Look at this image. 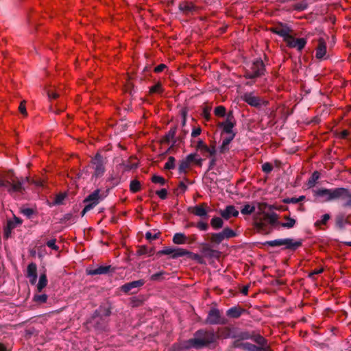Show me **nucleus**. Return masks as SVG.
Segmentation results:
<instances>
[{"instance_id":"79ce46f5","label":"nucleus","mask_w":351,"mask_h":351,"mask_svg":"<svg viewBox=\"0 0 351 351\" xmlns=\"http://www.w3.org/2000/svg\"><path fill=\"white\" fill-rule=\"evenodd\" d=\"M21 213L28 219H31L36 213V210L31 208H21Z\"/></svg>"},{"instance_id":"603ef678","label":"nucleus","mask_w":351,"mask_h":351,"mask_svg":"<svg viewBox=\"0 0 351 351\" xmlns=\"http://www.w3.org/2000/svg\"><path fill=\"white\" fill-rule=\"evenodd\" d=\"M307 8H308V3L305 1H303L302 2L298 3H295V5H293V9L297 11H304V10H306Z\"/></svg>"},{"instance_id":"c9c22d12","label":"nucleus","mask_w":351,"mask_h":351,"mask_svg":"<svg viewBox=\"0 0 351 351\" xmlns=\"http://www.w3.org/2000/svg\"><path fill=\"white\" fill-rule=\"evenodd\" d=\"M319 173L317 171H314L311 176L309 178L308 180V183H307V185H308V188H312L313 187L317 180L319 178Z\"/></svg>"},{"instance_id":"e2e57ef3","label":"nucleus","mask_w":351,"mask_h":351,"mask_svg":"<svg viewBox=\"0 0 351 351\" xmlns=\"http://www.w3.org/2000/svg\"><path fill=\"white\" fill-rule=\"evenodd\" d=\"M187 189V186L183 182H180L178 187L177 189H176L175 193L178 195L179 193H184Z\"/></svg>"},{"instance_id":"a18cd8bd","label":"nucleus","mask_w":351,"mask_h":351,"mask_svg":"<svg viewBox=\"0 0 351 351\" xmlns=\"http://www.w3.org/2000/svg\"><path fill=\"white\" fill-rule=\"evenodd\" d=\"M285 219L287 220V222L281 223L280 226L282 227L287 228H291L295 226L296 221L294 219L291 218L289 216H285Z\"/></svg>"},{"instance_id":"bb28decb","label":"nucleus","mask_w":351,"mask_h":351,"mask_svg":"<svg viewBox=\"0 0 351 351\" xmlns=\"http://www.w3.org/2000/svg\"><path fill=\"white\" fill-rule=\"evenodd\" d=\"M263 217L264 220H265V222H267L271 226L280 224V222L278 221V215L276 213H264Z\"/></svg>"},{"instance_id":"a19ab883","label":"nucleus","mask_w":351,"mask_h":351,"mask_svg":"<svg viewBox=\"0 0 351 351\" xmlns=\"http://www.w3.org/2000/svg\"><path fill=\"white\" fill-rule=\"evenodd\" d=\"M224 239H228L236 237V232L230 228H225L221 232Z\"/></svg>"},{"instance_id":"a211bd4d","label":"nucleus","mask_w":351,"mask_h":351,"mask_svg":"<svg viewBox=\"0 0 351 351\" xmlns=\"http://www.w3.org/2000/svg\"><path fill=\"white\" fill-rule=\"evenodd\" d=\"M254 227L258 231L261 232L265 234H269L272 232V228H267L265 220H264V217L259 219H256L253 223Z\"/></svg>"},{"instance_id":"7c9ffc66","label":"nucleus","mask_w":351,"mask_h":351,"mask_svg":"<svg viewBox=\"0 0 351 351\" xmlns=\"http://www.w3.org/2000/svg\"><path fill=\"white\" fill-rule=\"evenodd\" d=\"M350 222L348 219H346L343 215H338L336 217V226L341 230H343L346 228V225Z\"/></svg>"},{"instance_id":"de8ad7c7","label":"nucleus","mask_w":351,"mask_h":351,"mask_svg":"<svg viewBox=\"0 0 351 351\" xmlns=\"http://www.w3.org/2000/svg\"><path fill=\"white\" fill-rule=\"evenodd\" d=\"M176 158L173 156H169L168 161L165 163L164 169L166 170L174 169L176 167Z\"/></svg>"},{"instance_id":"9d476101","label":"nucleus","mask_w":351,"mask_h":351,"mask_svg":"<svg viewBox=\"0 0 351 351\" xmlns=\"http://www.w3.org/2000/svg\"><path fill=\"white\" fill-rule=\"evenodd\" d=\"M112 304L108 302L102 303L93 313V317H109L111 315Z\"/></svg>"},{"instance_id":"473e14b6","label":"nucleus","mask_w":351,"mask_h":351,"mask_svg":"<svg viewBox=\"0 0 351 351\" xmlns=\"http://www.w3.org/2000/svg\"><path fill=\"white\" fill-rule=\"evenodd\" d=\"M210 225L215 230H219L223 226V221L219 217H214L210 221Z\"/></svg>"},{"instance_id":"393cba45","label":"nucleus","mask_w":351,"mask_h":351,"mask_svg":"<svg viewBox=\"0 0 351 351\" xmlns=\"http://www.w3.org/2000/svg\"><path fill=\"white\" fill-rule=\"evenodd\" d=\"M191 348H194L190 343L189 339L180 343H173L171 348V351H186Z\"/></svg>"},{"instance_id":"4c0bfd02","label":"nucleus","mask_w":351,"mask_h":351,"mask_svg":"<svg viewBox=\"0 0 351 351\" xmlns=\"http://www.w3.org/2000/svg\"><path fill=\"white\" fill-rule=\"evenodd\" d=\"M144 302L143 296H136L130 298V305L132 307H138L143 304Z\"/></svg>"},{"instance_id":"3c124183","label":"nucleus","mask_w":351,"mask_h":351,"mask_svg":"<svg viewBox=\"0 0 351 351\" xmlns=\"http://www.w3.org/2000/svg\"><path fill=\"white\" fill-rule=\"evenodd\" d=\"M163 92V88H162V84L160 82H158L154 86L150 87L149 88V93L151 94L153 93H162Z\"/></svg>"},{"instance_id":"338daca9","label":"nucleus","mask_w":351,"mask_h":351,"mask_svg":"<svg viewBox=\"0 0 351 351\" xmlns=\"http://www.w3.org/2000/svg\"><path fill=\"white\" fill-rule=\"evenodd\" d=\"M156 195L159 196V197L162 199H165L167 196V191L166 189H162L156 192Z\"/></svg>"},{"instance_id":"ddd939ff","label":"nucleus","mask_w":351,"mask_h":351,"mask_svg":"<svg viewBox=\"0 0 351 351\" xmlns=\"http://www.w3.org/2000/svg\"><path fill=\"white\" fill-rule=\"evenodd\" d=\"M207 204L206 203H202L199 204L194 207H191L189 208V211L191 213L194 214L195 215L207 219L208 215V210H206Z\"/></svg>"},{"instance_id":"774afa93","label":"nucleus","mask_w":351,"mask_h":351,"mask_svg":"<svg viewBox=\"0 0 351 351\" xmlns=\"http://www.w3.org/2000/svg\"><path fill=\"white\" fill-rule=\"evenodd\" d=\"M160 232H158L156 234H152L150 232H147L145 233V238L146 239L149 241L156 239L159 237Z\"/></svg>"},{"instance_id":"49530a36","label":"nucleus","mask_w":351,"mask_h":351,"mask_svg":"<svg viewBox=\"0 0 351 351\" xmlns=\"http://www.w3.org/2000/svg\"><path fill=\"white\" fill-rule=\"evenodd\" d=\"M214 113L219 117H224L226 115V108L223 106H218L214 110Z\"/></svg>"},{"instance_id":"f704fd0d","label":"nucleus","mask_w":351,"mask_h":351,"mask_svg":"<svg viewBox=\"0 0 351 351\" xmlns=\"http://www.w3.org/2000/svg\"><path fill=\"white\" fill-rule=\"evenodd\" d=\"M66 197L65 193H59L56 195L53 198V200L51 203H49L50 206H56V205H61L63 204V201Z\"/></svg>"},{"instance_id":"37998d69","label":"nucleus","mask_w":351,"mask_h":351,"mask_svg":"<svg viewBox=\"0 0 351 351\" xmlns=\"http://www.w3.org/2000/svg\"><path fill=\"white\" fill-rule=\"evenodd\" d=\"M189 167L190 163L186 159L181 160L178 167L179 173H185L186 172L187 169L189 168Z\"/></svg>"},{"instance_id":"09e8293b","label":"nucleus","mask_w":351,"mask_h":351,"mask_svg":"<svg viewBox=\"0 0 351 351\" xmlns=\"http://www.w3.org/2000/svg\"><path fill=\"white\" fill-rule=\"evenodd\" d=\"M255 210V207L254 206H251L249 204H247L243 206V207L241 210V213L243 215H251Z\"/></svg>"},{"instance_id":"b1692460","label":"nucleus","mask_w":351,"mask_h":351,"mask_svg":"<svg viewBox=\"0 0 351 351\" xmlns=\"http://www.w3.org/2000/svg\"><path fill=\"white\" fill-rule=\"evenodd\" d=\"M178 8L185 14L193 13L197 10V8L195 5H193L191 2L188 1H182L180 3Z\"/></svg>"},{"instance_id":"423d86ee","label":"nucleus","mask_w":351,"mask_h":351,"mask_svg":"<svg viewBox=\"0 0 351 351\" xmlns=\"http://www.w3.org/2000/svg\"><path fill=\"white\" fill-rule=\"evenodd\" d=\"M265 66L261 59H256L253 62L250 70L246 71L244 77L247 79L254 80L265 75Z\"/></svg>"},{"instance_id":"5fc2aeb1","label":"nucleus","mask_w":351,"mask_h":351,"mask_svg":"<svg viewBox=\"0 0 351 351\" xmlns=\"http://www.w3.org/2000/svg\"><path fill=\"white\" fill-rule=\"evenodd\" d=\"M152 181L154 183L160 184L162 186L165 185L167 182L163 177L157 175H154L152 176Z\"/></svg>"},{"instance_id":"052dcab7","label":"nucleus","mask_w":351,"mask_h":351,"mask_svg":"<svg viewBox=\"0 0 351 351\" xmlns=\"http://www.w3.org/2000/svg\"><path fill=\"white\" fill-rule=\"evenodd\" d=\"M197 149L205 153L208 151V147L204 143L202 140H199L197 144Z\"/></svg>"},{"instance_id":"c03bdc74","label":"nucleus","mask_w":351,"mask_h":351,"mask_svg":"<svg viewBox=\"0 0 351 351\" xmlns=\"http://www.w3.org/2000/svg\"><path fill=\"white\" fill-rule=\"evenodd\" d=\"M202 252L206 255L209 257H213L215 256V254H217L218 252L211 249L208 245L203 244V247L202 250Z\"/></svg>"},{"instance_id":"69168bd1","label":"nucleus","mask_w":351,"mask_h":351,"mask_svg":"<svg viewBox=\"0 0 351 351\" xmlns=\"http://www.w3.org/2000/svg\"><path fill=\"white\" fill-rule=\"evenodd\" d=\"M196 227L200 230L206 231L208 229V224L201 221L196 224Z\"/></svg>"},{"instance_id":"dca6fc26","label":"nucleus","mask_w":351,"mask_h":351,"mask_svg":"<svg viewBox=\"0 0 351 351\" xmlns=\"http://www.w3.org/2000/svg\"><path fill=\"white\" fill-rule=\"evenodd\" d=\"M99 193L100 190L96 189L84 199V202L91 205L93 208L99 203V201L102 199V197L99 195Z\"/></svg>"},{"instance_id":"8fccbe9b","label":"nucleus","mask_w":351,"mask_h":351,"mask_svg":"<svg viewBox=\"0 0 351 351\" xmlns=\"http://www.w3.org/2000/svg\"><path fill=\"white\" fill-rule=\"evenodd\" d=\"M130 189L132 193H137L141 189V183L136 180L130 182Z\"/></svg>"},{"instance_id":"e433bc0d","label":"nucleus","mask_w":351,"mask_h":351,"mask_svg":"<svg viewBox=\"0 0 351 351\" xmlns=\"http://www.w3.org/2000/svg\"><path fill=\"white\" fill-rule=\"evenodd\" d=\"M224 240V238L221 234V232H217V233H212L210 237V241L215 244L219 245Z\"/></svg>"},{"instance_id":"0eeeda50","label":"nucleus","mask_w":351,"mask_h":351,"mask_svg":"<svg viewBox=\"0 0 351 351\" xmlns=\"http://www.w3.org/2000/svg\"><path fill=\"white\" fill-rule=\"evenodd\" d=\"M204 323L209 325H224L227 323V319L221 316L218 308H211L208 312Z\"/></svg>"},{"instance_id":"4468645a","label":"nucleus","mask_w":351,"mask_h":351,"mask_svg":"<svg viewBox=\"0 0 351 351\" xmlns=\"http://www.w3.org/2000/svg\"><path fill=\"white\" fill-rule=\"evenodd\" d=\"M245 101L251 106L259 108L261 105L267 106L269 104L267 101L261 100L259 97L252 95L251 93L246 94L244 98Z\"/></svg>"},{"instance_id":"58836bf2","label":"nucleus","mask_w":351,"mask_h":351,"mask_svg":"<svg viewBox=\"0 0 351 351\" xmlns=\"http://www.w3.org/2000/svg\"><path fill=\"white\" fill-rule=\"evenodd\" d=\"M252 334L249 331H241L234 335L233 337L241 340L252 339Z\"/></svg>"},{"instance_id":"ea45409f","label":"nucleus","mask_w":351,"mask_h":351,"mask_svg":"<svg viewBox=\"0 0 351 351\" xmlns=\"http://www.w3.org/2000/svg\"><path fill=\"white\" fill-rule=\"evenodd\" d=\"M37 276V265L34 263H31L27 265V277Z\"/></svg>"},{"instance_id":"c85d7f7f","label":"nucleus","mask_w":351,"mask_h":351,"mask_svg":"<svg viewBox=\"0 0 351 351\" xmlns=\"http://www.w3.org/2000/svg\"><path fill=\"white\" fill-rule=\"evenodd\" d=\"M187 239V237L184 233L178 232L173 235L172 241L175 244L181 245L186 243Z\"/></svg>"},{"instance_id":"4be33fe9","label":"nucleus","mask_w":351,"mask_h":351,"mask_svg":"<svg viewBox=\"0 0 351 351\" xmlns=\"http://www.w3.org/2000/svg\"><path fill=\"white\" fill-rule=\"evenodd\" d=\"M245 312V309L239 306H234L227 310L226 315L230 318L237 319Z\"/></svg>"},{"instance_id":"bf43d9fd","label":"nucleus","mask_w":351,"mask_h":351,"mask_svg":"<svg viewBox=\"0 0 351 351\" xmlns=\"http://www.w3.org/2000/svg\"><path fill=\"white\" fill-rule=\"evenodd\" d=\"M188 258L196 261L198 263H203V258L198 254H195L191 252H189Z\"/></svg>"},{"instance_id":"864d4df0","label":"nucleus","mask_w":351,"mask_h":351,"mask_svg":"<svg viewBox=\"0 0 351 351\" xmlns=\"http://www.w3.org/2000/svg\"><path fill=\"white\" fill-rule=\"evenodd\" d=\"M174 252V248L171 247H165V249L158 251L156 254L158 256H160L162 255H171L173 256Z\"/></svg>"},{"instance_id":"a878e982","label":"nucleus","mask_w":351,"mask_h":351,"mask_svg":"<svg viewBox=\"0 0 351 351\" xmlns=\"http://www.w3.org/2000/svg\"><path fill=\"white\" fill-rule=\"evenodd\" d=\"M326 53V44L323 38L319 39V44L316 48L315 57L317 59H322Z\"/></svg>"},{"instance_id":"f8f14e48","label":"nucleus","mask_w":351,"mask_h":351,"mask_svg":"<svg viewBox=\"0 0 351 351\" xmlns=\"http://www.w3.org/2000/svg\"><path fill=\"white\" fill-rule=\"evenodd\" d=\"M115 271V268L111 265H100L95 269H87L86 273L90 276L108 274Z\"/></svg>"},{"instance_id":"72a5a7b5","label":"nucleus","mask_w":351,"mask_h":351,"mask_svg":"<svg viewBox=\"0 0 351 351\" xmlns=\"http://www.w3.org/2000/svg\"><path fill=\"white\" fill-rule=\"evenodd\" d=\"M137 254L139 256L148 254L149 256H152L154 253V250L153 248H148L145 245L139 246L138 249L136 252Z\"/></svg>"},{"instance_id":"c756f323","label":"nucleus","mask_w":351,"mask_h":351,"mask_svg":"<svg viewBox=\"0 0 351 351\" xmlns=\"http://www.w3.org/2000/svg\"><path fill=\"white\" fill-rule=\"evenodd\" d=\"M47 274L44 272L41 274L39 277V280L36 286L38 291L42 292L43 289L47 285Z\"/></svg>"},{"instance_id":"cd10ccee","label":"nucleus","mask_w":351,"mask_h":351,"mask_svg":"<svg viewBox=\"0 0 351 351\" xmlns=\"http://www.w3.org/2000/svg\"><path fill=\"white\" fill-rule=\"evenodd\" d=\"M236 134H232L229 137H226L223 140L222 144L219 147V152L221 154H224L229 150V145L231 141L234 139Z\"/></svg>"},{"instance_id":"2eb2a0df","label":"nucleus","mask_w":351,"mask_h":351,"mask_svg":"<svg viewBox=\"0 0 351 351\" xmlns=\"http://www.w3.org/2000/svg\"><path fill=\"white\" fill-rule=\"evenodd\" d=\"M88 323L97 330H104L106 328V322L100 317H93V314L88 320Z\"/></svg>"},{"instance_id":"412c9836","label":"nucleus","mask_w":351,"mask_h":351,"mask_svg":"<svg viewBox=\"0 0 351 351\" xmlns=\"http://www.w3.org/2000/svg\"><path fill=\"white\" fill-rule=\"evenodd\" d=\"M220 215L226 220L229 219L232 217H237L239 211L232 205H229L226 207L224 210H220Z\"/></svg>"},{"instance_id":"6e6d98bb","label":"nucleus","mask_w":351,"mask_h":351,"mask_svg":"<svg viewBox=\"0 0 351 351\" xmlns=\"http://www.w3.org/2000/svg\"><path fill=\"white\" fill-rule=\"evenodd\" d=\"M47 298L46 294L34 295V300L37 303L43 304L47 302Z\"/></svg>"},{"instance_id":"680f3d73","label":"nucleus","mask_w":351,"mask_h":351,"mask_svg":"<svg viewBox=\"0 0 351 351\" xmlns=\"http://www.w3.org/2000/svg\"><path fill=\"white\" fill-rule=\"evenodd\" d=\"M273 169V166L271 163L267 162L263 164L262 171L265 173H269Z\"/></svg>"},{"instance_id":"aec40b11","label":"nucleus","mask_w":351,"mask_h":351,"mask_svg":"<svg viewBox=\"0 0 351 351\" xmlns=\"http://www.w3.org/2000/svg\"><path fill=\"white\" fill-rule=\"evenodd\" d=\"M23 220L19 217H14V220H8L7 225L4 228V234L6 238L10 236L12 230L15 228L17 226L21 225Z\"/></svg>"},{"instance_id":"f257e3e1","label":"nucleus","mask_w":351,"mask_h":351,"mask_svg":"<svg viewBox=\"0 0 351 351\" xmlns=\"http://www.w3.org/2000/svg\"><path fill=\"white\" fill-rule=\"evenodd\" d=\"M314 195L322 197L323 202L343 201L344 208H351V193L348 189L343 187L334 189H319L313 191Z\"/></svg>"},{"instance_id":"9b49d317","label":"nucleus","mask_w":351,"mask_h":351,"mask_svg":"<svg viewBox=\"0 0 351 351\" xmlns=\"http://www.w3.org/2000/svg\"><path fill=\"white\" fill-rule=\"evenodd\" d=\"M144 284H145L144 280L141 279V280H134V281L130 282L123 285L120 287V289L121 291H123L125 293H131L133 294V293H136V291H132L133 289H138V288L142 287Z\"/></svg>"},{"instance_id":"39448f33","label":"nucleus","mask_w":351,"mask_h":351,"mask_svg":"<svg viewBox=\"0 0 351 351\" xmlns=\"http://www.w3.org/2000/svg\"><path fill=\"white\" fill-rule=\"evenodd\" d=\"M263 245L277 247L284 245L283 250L295 251L302 245V240H294L291 238L278 239L273 241H267L263 243Z\"/></svg>"},{"instance_id":"f03ea898","label":"nucleus","mask_w":351,"mask_h":351,"mask_svg":"<svg viewBox=\"0 0 351 351\" xmlns=\"http://www.w3.org/2000/svg\"><path fill=\"white\" fill-rule=\"evenodd\" d=\"M28 180L27 177L19 178L12 170H10L8 173L0 175V189H5L11 195L15 193L23 194L25 190V183Z\"/></svg>"},{"instance_id":"20e7f679","label":"nucleus","mask_w":351,"mask_h":351,"mask_svg":"<svg viewBox=\"0 0 351 351\" xmlns=\"http://www.w3.org/2000/svg\"><path fill=\"white\" fill-rule=\"evenodd\" d=\"M106 158H104L100 153L97 152L90 161L91 168L94 170L91 180H97L104 176L106 172Z\"/></svg>"},{"instance_id":"6ab92c4d","label":"nucleus","mask_w":351,"mask_h":351,"mask_svg":"<svg viewBox=\"0 0 351 351\" xmlns=\"http://www.w3.org/2000/svg\"><path fill=\"white\" fill-rule=\"evenodd\" d=\"M271 31L283 38L284 41L287 40V38L289 36L290 32L291 29L287 27V25H282L280 24V26H277L271 29Z\"/></svg>"},{"instance_id":"5701e85b","label":"nucleus","mask_w":351,"mask_h":351,"mask_svg":"<svg viewBox=\"0 0 351 351\" xmlns=\"http://www.w3.org/2000/svg\"><path fill=\"white\" fill-rule=\"evenodd\" d=\"M176 127L171 128L169 131L163 136L161 140L162 143H169L171 141H172L173 145H176L178 143L177 138H175L176 134Z\"/></svg>"},{"instance_id":"13d9d810","label":"nucleus","mask_w":351,"mask_h":351,"mask_svg":"<svg viewBox=\"0 0 351 351\" xmlns=\"http://www.w3.org/2000/svg\"><path fill=\"white\" fill-rule=\"evenodd\" d=\"M330 215L329 214H324V215H322L321 220H318L315 223V226H318L321 224L325 225V224H326L328 221L330 219Z\"/></svg>"},{"instance_id":"1a4fd4ad","label":"nucleus","mask_w":351,"mask_h":351,"mask_svg":"<svg viewBox=\"0 0 351 351\" xmlns=\"http://www.w3.org/2000/svg\"><path fill=\"white\" fill-rule=\"evenodd\" d=\"M285 42L289 47L296 48L301 51L304 48L307 41L306 38H295L293 36L289 35Z\"/></svg>"},{"instance_id":"4d7b16f0","label":"nucleus","mask_w":351,"mask_h":351,"mask_svg":"<svg viewBox=\"0 0 351 351\" xmlns=\"http://www.w3.org/2000/svg\"><path fill=\"white\" fill-rule=\"evenodd\" d=\"M211 107L206 106L203 108L202 116L206 121H209L211 119L210 116Z\"/></svg>"},{"instance_id":"f3484780","label":"nucleus","mask_w":351,"mask_h":351,"mask_svg":"<svg viewBox=\"0 0 351 351\" xmlns=\"http://www.w3.org/2000/svg\"><path fill=\"white\" fill-rule=\"evenodd\" d=\"M240 339H237L232 343V346L236 348H241L247 351H261L256 347V345L249 342H242Z\"/></svg>"},{"instance_id":"2f4dec72","label":"nucleus","mask_w":351,"mask_h":351,"mask_svg":"<svg viewBox=\"0 0 351 351\" xmlns=\"http://www.w3.org/2000/svg\"><path fill=\"white\" fill-rule=\"evenodd\" d=\"M189 251L182 248H174V252L173 256H171V258L176 259L180 257H183L184 256H189Z\"/></svg>"},{"instance_id":"6e6552de","label":"nucleus","mask_w":351,"mask_h":351,"mask_svg":"<svg viewBox=\"0 0 351 351\" xmlns=\"http://www.w3.org/2000/svg\"><path fill=\"white\" fill-rule=\"evenodd\" d=\"M235 125L236 120L234 117L233 112L230 111L226 115V120L223 122L218 123L217 126L222 128L223 132L232 135V134H235L232 130Z\"/></svg>"},{"instance_id":"7ed1b4c3","label":"nucleus","mask_w":351,"mask_h":351,"mask_svg":"<svg viewBox=\"0 0 351 351\" xmlns=\"http://www.w3.org/2000/svg\"><path fill=\"white\" fill-rule=\"evenodd\" d=\"M217 339V336L213 330L199 329L194 333L193 337L189 339V342L194 349L198 350L208 347L215 343Z\"/></svg>"},{"instance_id":"0e129e2a","label":"nucleus","mask_w":351,"mask_h":351,"mask_svg":"<svg viewBox=\"0 0 351 351\" xmlns=\"http://www.w3.org/2000/svg\"><path fill=\"white\" fill-rule=\"evenodd\" d=\"M56 239H52L47 242V245L56 251L58 250L59 247L56 245Z\"/></svg>"}]
</instances>
